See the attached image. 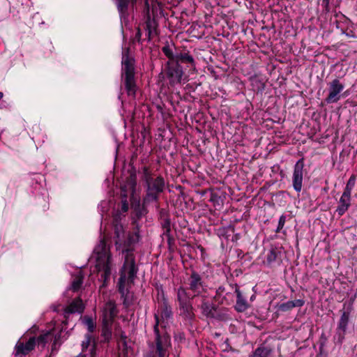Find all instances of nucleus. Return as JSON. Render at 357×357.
I'll list each match as a JSON object with an SVG mask.
<instances>
[{
    "instance_id": "14",
    "label": "nucleus",
    "mask_w": 357,
    "mask_h": 357,
    "mask_svg": "<svg viewBox=\"0 0 357 357\" xmlns=\"http://www.w3.org/2000/svg\"><path fill=\"white\" fill-rule=\"evenodd\" d=\"M134 279H135V278L133 279H132L131 280H130L128 277V276L126 277L125 282H123V292L121 291V289H120V278L119 279V282H118L119 291L121 294V297L123 298V303L126 306V307H128L132 304V296L130 295L129 292L128 291V289L126 288V284L133 283Z\"/></svg>"
},
{
    "instance_id": "47",
    "label": "nucleus",
    "mask_w": 357,
    "mask_h": 357,
    "mask_svg": "<svg viewBox=\"0 0 357 357\" xmlns=\"http://www.w3.org/2000/svg\"><path fill=\"white\" fill-rule=\"evenodd\" d=\"M54 347H55V343L54 344V346H52V350H54Z\"/></svg>"
},
{
    "instance_id": "46",
    "label": "nucleus",
    "mask_w": 357,
    "mask_h": 357,
    "mask_svg": "<svg viewBox=\"0 0 357 357\" xmlns=\"http://www.w3.org/2000/svg\"><path fill=\"white\" fill-rule=\"evenodd\" d=\"M165 314H166V316H169L170 312H166Z\"/></svg>"
},
{
    "instance_id": "2",
    "label": "nucleus",
    "mask_w": 357,
    "mask_h": 357,
    "mask_svg": "<svg viewBox=\"0 0 357 357\" xmlns=\"http://www.w3.org/2000/svg\"><path fill=\"white\" fill-rule=\"evenodd\" d=\"M143 180L146 187V195L143 199V204L148 205L151 202H157L159 195L163 192L165 187L164 178L160 175L155 176L149 167H144Z\"/></svg>"
},
{
    "instance_id": "34",
    "label": "nucleus",
    "mask_w": 357,
    "mask_h": 357,
    "mask_svg": "<svg viewBox=\"0 0 357 357\" xmlns=\"http://www.w3.org/2000/svg\"><path fill=\"white\" fill-rule=\"evenodd\" d=\"M286 222V216L284 215H282L280 217L279 221H278V225L276 229V232H280V230L284 227V225Z\"/></svg>"
},
{
    "instance_id": "6",
    "label": "nucleus",
    "mask_w": 357,
    "mask_h": 357,
    "mask_svg": "<svg viewBox=\"0 0 357 357\" xmlns=\"http://www.w3.org/2000/svg\"><path fill=\"white\" fill-rule=\"evenodd\" d=\"M188 289L193 294L192 297H197L202 294L204 290V282L202 276L196 271H192L188 278Z\"/></svg>"
},
{
    "instance_id": "35",
    "label": "nucleus",
    "mask_w": 357,
    "mask_h": 357,
    "mask_svg": "<svg viewBox=\"0 0 357 357\" xmlns=\"http://www.w3.org/2000/svg\"><path fill=\"white\" fill-rule=\"evenodd\" d=\"M91 342V336L89 335L86 336V340L82 342V351H84L89 346Z\"/></svg>"
},
{
    "instance_id": "13",
    "label": "nucleus",
    "mask_w": 357,
    "mask_h": 357,
    "mask_svg": "<svg viewBox=\"0 0 357 357\" xmlns=\"http://www.w3.org/2000/svg\"><path fill=\"white\" fill-rule=\"evenodd\" d=\"M351 194L343 192L340 198L336 212L340 216H342L349 209L351 206Z\"/></svg>"
},
{
    "instance_id": "40",
    "label": "nucleus",
    "mask_w": 357,
    "mask_h": 357,
    "mask_svg": "<svg viewBox=\"0 0 357 357\" xmlns=\"http://www.w3.org/2000/svg\"><path fill=\"white\" fill-rule=\"evenodd\" d=\"M135 185H136V183H135V181H134L132 183V184H131V188H132V192L135 190Z\"/></svg>"
},
{
    "instance_id": "22",
    "label": "nucleus",
    "mask_w": 357,
    "mask_h": 357,
    "mask_svg": "<svg viewBox=\"0 0 357 357\" xmlns=\"http://www.w3.org/2000/svg\"><path fill=\"white\" fill-rule=\"evenodd\" d=\"M280 255V252H279L276 248H271L266 254L264 264L268 266H272L273 263L277 261Z\"/></svg>"
},
{
    "instance_id": "32",
    "label": "nucleus",
    "mask_w": 357,
    "mask_h": 357,
    "mask_svg": "<svg viewBox=\"0 0 357 357\" xmlns=\"http://www.w3.org/2000/svg\"><path fill=\"white\" fill-rule=\"evenodd\" d=\"M84 324L87 327L88 331L91 333L93 332L95 327H96V324H95L93 319L91 317H86L84 318Z\"/></svg>"
},
{
    "instance_id": "26",
    "label": "nucleus",
    "mask_w": 357,
    "mask_h": 357,
    "mask_svg": "<svg viewBox=\"0 0 357 357\" xmlns=\"http://www.w3.org/2000/svg\"><path fill=\"white\" fill-rule=\"evenodd\" d=\"M84 275L81 271L73 276L70 289L73 291H77L80 289L83 284Z\"/></svg>"
},
{
    "instance_id": "20",
    "label": "nucleus",
    "mask_w": 357,
    "mask_h": 357,
    "mask_svg": "<svg viewBox=\"0 0 357 357\" xmlns=\"http://www.w3.org/2000/svg\"><path fill=\"white\" fill-rule=\"evenodd\" d=\"M179 310L181 315H182L185 319L191 320L194 318L195 314L191 302L180 304Z\"/></svg>"
},
{
    "instance_id": "7",
    "label": "nucleus",
    "mask_w": 357,
    "mask_h": 357,
    "mask_svg": "<svg viewBox=\"0 0 357 357\" xmlns=\"http://www.w3.org/2000/svg\"><path fill=\"white\" fill-rule=\"evenodd\" d=\"M344 85L338 79H335L328 84V94L325 99L328 104L335 103L341 98V92Z\"/></svg>"
},
{
    "instance_id": "15",
    "label": "nucleus",
    "mask_w": 357,
    "mask_h": 357,
    "mask_svg": "<svg viewBox=\"0 0 357 357\" xmlns=\"http://www.w3.org/2000/svg\"><path fill=\"white\" fill-rule=\"evenodd\" d=\"M144 29L146 30L148 40H151V38L154 36L158 35L157 33V27H158V23L155 18H151V15H149L146 17V20L144 22Z\"/></svg>"
},
{
    "instance_id": "3",
    "label": "nucleus",
    "mask_w": 357,
    "mask_h": 357,
    "mask_svg": "<svg viewBox=\"0 0 357 357\" xmlns=\"http://www.w3.org/2000/svg\"><path fill=\"white\" fill-rule=\"evenodd\" d=\"M94 252L96 255V269L100 275L99 280L103 282L105 286L112 273V255L104 241H100L95 248Z\"/></svg>"
},
{
    "instance_id": "24",
    "label": "nucleus",
    "mask_w": 357,
    "mask_h": 357,
    "mask_svg": "<svg viewBox=\"0 0 357 357\" xmlns=\"http://www.w3.org/2000/svg\"><path fill=\"white\" fill-rule=\"evenodd\" d=\"M194 297H192V295L190 296L189 293L187 292L186 289L183 287H180L177 289V300L178 301L179 305L190 303V300L192 299Z\"/></svg>"
},
{
    "instance_id": "4",
    "label": "nucleus",
    "mask_w": 357,
    "mask_h": 357,
    "mask_svg": "<svg viewBox=\"0 0 357 357\" xmlns=\"http://www.w3.org/2000/svg\"><path fill=\"white\" fill-rule=\"evenodd\" d=\"M50 335V333L48 332L40 335L37 339L34 337L29 338L26 344L18 342L15 345V355L17 356L28 354L34 349L36 342L38 344H41L43 346H45Z\"/></svg>"
},
{
    "instance_id": "27",
    "label": "nucleus",
    "mask_w": 357,
    "mask_h": 357,
    "mask_svg": "<svg viewBox=\"0 0 357 357\" xmlns=\"http://www.w3.org/2000/svg\"><path fill=\"white\" fill-rule=\"evenodd\" d=\"M349 314L348 312H344L340 317L339 324H338V331H341L344 335L346 332L347 325L349 323Z\"/></svg>"
},
{
    "instance_id": "43",
    "label": "nucleus",
    "mask_w": 357,
    "mask_h": 357,
    "mask_svg": "<svg viewBox=\"0 0 357 357\" xmlns=\"http://www.w3.org/2000/svg\"><path fill=\"white\" fill-rule=\"evenodd\" d=\"M76 357H86V355L84 354H79V355H77Z\"/></svg>"
},
{
    "instance_id": "29",
    "label": "nucleus",
    "mask_w": 357,
    "mask_h": 357,
    "mask_svg": "<svg viewBox=\"0 0 357 357\" xmlns=\"http://www.w3.org/2000/svg\"><path fill=\"white\" fill-rule=\"evenodd\" d=\"M164 54L169 59V61H175L176 54L174 53L173 49L169 44H167L162 48Z\"/></svg>"
},
{
    "instance_id": "10",
    "label": "nucleus",
    "mask_w": 357,
    "mask_h": 357,
    "mask_svg": "<svg viewBox=\"0 0 357 357\" xmlns=\"http://www.w3.org/2000/svg\"><path fill=\"white\" fill-rule=\"evenodd\" d=\"M119 310L115 302L109 301L103 307L102 321L113 323L114 319L117 316Z\"/></svg>"
},
{
    "instance_id": "31",
    "label": "nucleus",
    "mask_w": 357,
    "mask_h": 357,
    "mask_svg": "<svg viewBox=\"0 0 357 357\" xmlns=\"http://www.w3.org/2000/svg\"><path fill=\"white\" fill-rule=\"evenodd\" d=\"M356 175L352 174L346 184L344 192L351 194L352 190L356 184Z\"/></svg>"
},
{
    "instance_id": "23",
    "label": "nucleus",
    "mask_w": 357,
    "mask_h": 357,
    "mask_svg": "<svg viewBox=\"0 0 357 357\" xmlns=\"http://www.w3.org/2000/svg\"><path fill=\"white\" fill-rule=\"evenodd\" d=\"M112 325L113 323L102 321V327L101 331V336L103 342H109L112 336Z\"/></svg>"
},
{
    "instance_id": "30",
    "label": "nucleus",
    "mask_w": 357,
    "mask_h": 357,
    "mask_svg": "<svg viewBox=\"0 0 357 357\" xmlns=\"http://www.w3.org/2000/svg\"><path fill=\"white\" fill-rule=\"evenodd\" d=\"M161 225L163 229L162 234H171V222L168 217L162 219Z\"/></svg>"
},
{
    "instance_id": "9",
    "label": "nucleus",
    "mask_w": 357,
    "mask_h": 357,
    "mask_svg": "<svg viewBox=\"0 0 357 357\" xmlns=\"http://www.w3.org/2000/svg\"><path fill=\"white\" fill-rule=\"evenodd\" d=\"M199 307L201 310V313L202 315L206 318H218L216 314L217 307L205 297H201V305L199 306Z\"/></svg>"
},
{
    "instance_id": "28",
    "label": "nucleus",
    "mask_w": 357,
    "mask_h": 357,
    "mask_svg": "<svg viewBox=\"0 0 357 357\" xmlns=\"http://www.w3.org/2000/svg\"><path fill=\"white\" fill-rule=\"evenodd\" d=\"M119 13L121 16L128 13L130 0H115Z\"/></svg>"
},
{
    "instance_id": "1",
    "label": "nucleus",
    "mask_w": 357,
    "mask_h": 357,
    "mask_svg": "<svg viewBox=\"0 0 357 357\" xmlns=\"http://www.w3.org/2000/svg\"><path fill=\"white\" fill-rule=\"evenodd\" d=\"M140 240L139 231L130 233L126 241H123L122 252L124 255V262L120 270V289L123 292V282L128 275L130 280L135 278L137 268L135 265V257L133 254V246Z\"/></svg>"
},
{
    "instance_id": "41",
    "label": "nucleus",
    "mask_w": 357,
    "mask_h": 357,
    "mask_svg": "<svg viewBox=\"0 0 357 357\" xmlns=\"http://www.w3.org/2000/svg\"><path fill=\"white\" fill-rule=\"evenodd\" d=\"M123 210L124 211H126L128 210V204L126 203H124L123 204Z\"/></svg>"
},
{
    "instance_id": "19",
    "label": "nucleus",
    "mask_w": 357,
    "mask_h": 357,
    "mask_svg": "<svg viewBox=\"0 0 357 357\" xmlns=\"http://www.w3.org/2000/svg\"><path fill=\"white\" fill-rule=\"evenodd\" d=\"M305 304V301L303 299H297L295 301H289L287 302L281 303L278 306V310L282 312H287L291 310L296 307H302Z\"/></svg>"
},
{
    "instance_id": "21",
    "label": "nucleus",
    "mask_w": 357,
    "mask_h": 357,
    "mask_svg": "<svg viewBox=\"0 0 357 357\" xmlns=\"http://www.w3.org/2000/svg\"><path fill=\"white\" fill-rule=\"evenodd\" d=\"M115 245L117 250L121 248L124 238V230L121 225H116L114 227Z\"/></svg>"
},
{
    "instance_id": "16",
    "label": "nucleus",
    "mask_w": 357,
    "mask_h": 357,
    "mask_svg": "<svg viewBox=\"0 0 357 357\" xmlns=\"http://www.w3.org/2000/svg\"><path fill=\"white\" fill-rule=\"evenodd\" d=\"M235 292L236 294V303L235 305V310L238 312H245L248 308L249 305L236 284Z\"/></svg>"
},
{
    "instance_id": "18",
    "label": "nucleus",
    "mask_w": 357,
    "mask_h": 357,
    "mask_svg": "<svg viewBox=\"0 0 357 357\" xmlns=\"http://www.w3.org/2000/svg\"><path fill=\"white\" fill-rule=\"evenodd\" d=\"M124 84L127 93L129 96H135L137 86L135 84V76L124 77Z\"/></svg>"
},
{
    "instance_id": "17",
    "label": "nucleus",
    "mask_w": 357,
    "mask_h": 357,
    "mask_svg": "<svg viewBox=\"0 0 357 357\" xmlns=\"http://www.w3.org/2000/svg\"><path fill=\"white\" fill-rule=\"evenodd\" d=\"M175 61L188 63L189 64L188 67H190L193 69L195 68V62L193 57L189 54L188 52H180L176 53V59Z\"/></svg>"
},
{
    "instance_id": "11",
    "label": "nucleus",
    "mask_w": 357,
    "mask_h": 357,
    "mask_svg": "<svg viewBox=\"0 0 357 357\" xmlns=\"http://www.w3.org/2000/svg\"><path fill=\"white\" fill-rule=\"evenodd\" d=\"M84 310V305L82 300L77 297L75 298L64 310V315L67 317L68 314L74 313H82Z\"/></svg>"
},
{
    "instance_id": "42",
    "label": "nucleus",
    "mask_w": 357,
    "mask_h": 357,
    "mask_svg": "<svg viewBox=\"0 0 357 357\" xmlns=\"http://www.w3.org/2000/svg\"><path fill=\"white\" fill-rule=\"evenodd\" d=\"M138 0H130L132 6H135Z\"/></svg>"
},
{
    "instance_id": "44",
    "label": "nucleus",
    "mask_w": 357,
    "mask_h": 357,
    "mask_svg": "<svg viewBox=\"0 0 357 357\" xmlns=\"http://www.w3.org/2000/svg\"><path fill=\"white\" fill-rule=\"evenodd\" d=\"M3 98V93L0 92V100Z\"/></svg>"
},
{
    "instance_id": "12",
    "label": "nucleus",
    "mask_w": 357,
    "mask_h": 357,
    "mask_svg": "<svg viewBox=\"0 0 357 357\" xmlns=\"http://www.w3.org/2000/svg\"><path fill=\"white\" fill-rule=\"evenodd\" d=\"M122 72L124 77L135 76L134 60L126 53H123L122 56Z\"/></svg>"
},
{
    "instance_id": "38",
    "label": "nucleus",
    "mask_w": 357,
    "mask_h": 357,
    "mask_svg": "<svg viewBox=\"0 0 357 357\" xmlns=\"http://www.w3.org/2000/svg\"><path fill=\"white\" fill-rule=\"evenodd\" d=\"M224 290H225V288L224 287H220L218 289H217V294L220 295L222 294L223 292H224Z\"/></svg>"
},
{
    "instance_id": "36",
    "label": "nucleus",
    "mask_w": 357,
    "mask_h": 357,
    "mask_svg": "<svg viewBox=\"0 0 357 357\" xmlns=\"http://www.w3.org/2000/svg\"><path fill=\"white\" fill-rule=\"evenodd\" d=\"M142 31L139 27L137 29V32L134 38V41H137L139 43L142 42Z\"/></svg>"
},
{
    "instance_id": "5",
    "label": "nucleus",
    "mask_w": 357,
    "mask_h": 357,
    "mask_svg": "<svg viewBox=\"0 0 357 357\" xmlns=\"http://www.w3.org/2000/svg\"><path fill=\"white\" fill-rule=\"evenodd\" d=\"M183 75L182 67L175 61H168L166 67V76L171 86L180 84Z\"/></svg>"
},
{
    "instance_id": "8",
    "label": "nucleus",
    "mask_w": 357,
    "mask_h": 357,
    "mask_svg": "<svg viewBox=\"0 0 357 357\" xmlns=\"http://www.w3.org/2000/svg\"><path fill=\"white\" fill-rule=\"evenodd\" d=\"M304 162L303 159L298 160L294 165L292 183L294 189L300 192L303 186Z\"/></svg>"
},
{
    "instance_id": "33",
    "label": "nucleus",
    "mask_w": 357,
    "mask_h": 357,
    "mask_svg": "<svg viewBox=\"0 0 357 357\" xmlns=\"http://www.w3.org/2000/svg\"><path fill=\"white\" fill-rule=\"evenodd\" d=\"M162 235L163 237L167 238L169 249V250L173 249V245L174 244V238L172 236V234H169V235L168 234H162Z\"/></svg>"
},
{
    "instance_id": "45",
    "label": "nucleus",
    "mask_w": 357,
    "mask_h": 357,
    "mask_svg": "<svg viewBox=\"0 0 357 357\" xmlns=\"http://www.w3.org/2000/svg\"><path fill=\"white\" fill-rule=\"evenodd\" d=\"M324 2H325L326 4L329 3V0H324Z\"/></svg>"
},
{
    "instance_id": "25",
    "label": "nucleus",
    "mask_w": 357,
    "mask_h": 357,
    "mask_svg": "<svg viewBox=\"0 0 357 357\" xmlns=\"http://www.w3.org/2000/svg\"><path fill=\"white\" fill-rule=\"evenodd\" d=\"M272 353L271 348L266 344H261L252 354V357H270Z\"/></svg>"
},
{
    "instance_id": "37",
    "label": "nucleus",
    "mask_w": 357,
    "mask_h": 357,
    "mask_svg": "<svg viewBox=\"0 0 357 357\" xmlns=\"http://www.w3.org/2000/svg\"><path fill=\"white\" fill-rule=\"evenodd\" d=\"M144 12L146 13V17L150 15V6L149 0H144Z\"/></svg>"
},
{
    "instance_id": "39",
    "label": "nucleus",
    "mask_w": 357,
    "mask_h": 357,
    "mask_svg": "<svg viewBox=\"0 0 357 357\" xmlns=\"http://www.w3.org/2000/svg\"><path fill=\"white\" fill-rule=\"evenodd\" d=\"M91 357H95V346L93 345L91 349Z\"/></svg>"
}]
</instances>
